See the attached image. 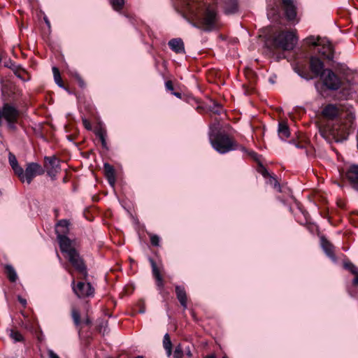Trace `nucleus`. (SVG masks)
I'll return each instance as SVG.
<instances>
[{"label":"nucleus","mask_w":358,"mask_h":358,"mask_svg":"<svg viewBox=\"0 0 358 358\" xmlns=\"http://www.w3.org/2000/svg\"><path fill=\"white\" fill-rule=\"evenodd\" d=\"M204 358H216V357L214 355H208V356L205 357Z\"/></svg>","instance_id":"56"},{"label":"nucleus","mask_w":358,"mask_h":358,"mask_svg":"<svg viewBox=\"0 0 358 358\" xmlns=\"http://www.w3.org/2000/svg\"><path fill=\"white\" fill-rule=\"evenodd\" d=\"M68 226H69V222L67 220H60L57 223V224L56 226V229H55L57 236L59 234H65L69 230Z\"/></svg>","instance_id":"25"},{"label":"nucleus","mask_w":358,"mask_h":358,"mask_svg":"<svg viewBox=\"0 0 358 358\" xmlns=\"http://www.w3.org/2000/svg\"><path fill=\"white\" fill-rule=\"evenodd\" d=\"M176 294L178 300L179 301L180 305L182 306L183 309L185 310L187 307V294L185 289V287L180 285L176 286Z\"/></svg>","instance_id":"17"},{"label":"nucleus","mask_w":358,"mask_h":358,"mask_svg":"<svg viewBox=\"0 0 358 358\" xmlns=\"http://www.w3.org/2000/svg\"><path fill=\"white\" fill-rule=\"evenodd\" d=\"M20 113L13 106L9 103H4L2 108H0V126L2 124V119L6 122L17 120Z\"/></svg>","instance_id":"8"},{"label":"nucleus","mask_w":358,"mask_h":358,"mask_svg":"<svg viewBox=\"0 0 358 358\" xmlns=\"http://www.w3.org/2000/svg\"><path fill=\"white\" fill-rule=\"evenodd\" d=\"M275 13H278V8L274 10L273 14H275Z\"/></svg>","instance_id":"59"},{"label":"nucleus","mask_w":358,"mask_h":358,"mask_svg":"<svg viewBox=\"0 0 358 358\" xmlns=\"http://www.w3.org/2000/svg\"><path fill=\"white\" fill-rule=\"evenodd\" d=\"M13 170L14 171L15 173L18 176V178H20V180L24 182V171L23 170V169L19 165H17V166H14V168H12Z\"/></svg>","instance_id":"32"},{"label":"nucleus","mask_w":358,"mask_h":358,"mask_svg":"<svg viewBox=\"0 0 358 358\" xmlns=\"http://www.w3.org/2000/svg\"><path fill=\"white\" fill-rule=\"evenodd\" d=\"M96 135L99 138L103 148H107V143L106 141V132L105 130L100 129L96 131Z\"/></svg>","instance_id":"27"},{"label":"nucleus","mask_w":358,"mask_h":358,"mask_svg":"<svg viewBox=\"0 0 358 358\" xmlns=\"http://www.w3.org/2000/svg\"><path fill=\"white\" fill-rule=\"evenodd\" d=\"M4 66L10 69L13 71H15L17 68L15 64L10 59L4 62Z\"/></svg>","instance_id":"39"},{"label":"nucleus","mask_w":358,"mask_h":358,"mask_svg":"<svg viewBox=\"0 0 358 358\" xmlns=\"http://www.w3.org/2000/svg\"><path fill=\"white\" fill-rule=\"evenodd\" d=\"M168 45L171 50L177 54H182L185 52L184 43L180 38L170 40Z\"/></svg>","instance_id":"16"},{"label":"nucleus","mask_w":358,"mask_h":358,"mask_svg":"<svg viewBox=\"0 0 358 358\" xmlns=\"http://www.w3.org/2000/svg\"><path fill=\"white\" fill-rule=\"evenodd\" d=\"M320 77L324 85L329 90H336L341 87L340 78L331 69H325Z\"/></svg>","instance_id":"6"},{"label":"nucleus","mask_w":358,"mask_h":358,"mask_svg":"<svg viewBox=\"0 0 358 358\" xmlns=\"http://www.w3.org/2000/svg\"><path fill=\"white\" fill-rule=\"evenodd\" d=\"M346 177L352 187L358 191V165H352L346 172Z\"/></svg>","instance_id":"14"},{"label":"nucleus","mask_w":358,"mask_h":358,"mask_svg":"<svg viewBox=\"0 0 358 358\" xmlns=\"http://www.w3.org/2000/svg\"><path fill=\"white\" fill-rule=\"evenodd\" d=\"M163 347L166 351L167 357H171L172 355V343L170 336L166 333L163 338Z\"/></svg>","instance_id":"23"},{"label":"nucleus","mask_w":358,"mask_h":358,"mask_svg":"<svg viewBox=\"0 0 358 358\" xmlns=\"http://www.w3.org/2000/svg\"><path fill=\"white\" fill-rule=\"evenodd\" d=\"M173 94L177 97H180V94L179 92H173Z\"/></svg>","instance_id":"57"},{"label":"nucleus","mask_w":358,"mask_h":358,"mask_svg":"<svg viewBox=\"0 0 358 358\" xmlns=\"http://www.w3.org/2000/svg\"><path fill=\"white\" fill-rule=\"evenodd\" d=\"M321 245L327 255L332 260L336 261V258L334 252V246L324 237L321 238Z\"/></svg>","instance_id":"18"},{"label":"nucleus","mask_w":358,"mask_h":358,"mask_svg":"<svg viewBox=\"0 0 358 358\" xmlns=\"http://www.w3.org/2000/svg\"><path fill=\"white\" fill-rule=\"evenodd\" d=\"M310 69L315 77L321 76L324 69L323 62L317 57L312 56L310 58Z\"/></svg>","instance_id":"12"},{"label":"nucleus","mask_w":358,"mask_h":358,"mask_svg":"<svg viewBox=\"0 0 358 358\" xmlns=\"http://www.w3.org/2000/svg\"><path fill=\"white\" fill-rule=\"evenodd\" d=\"M49 358H60L53 350H49L48 351Z\"/></svg>","instance_id":"45"},{"label":"nucleus","mask_w":358,"mask_h":358,"mask_svg":"<svg viewBox=\"0 0 358 358\" xmlns=\"http://www.w3.org/2000/svg\"><path fill=\"white\" fill-rule=\"evenodd\" d=\"M223 8L225 13L232 14L238 9L237 0H222Z\"/></svg>","instance_id":"20"},{"label":"nucleus","mask_w":358,"mask_h":358,"mask_svg":"<svg viewBox=\"0 0 358 358\" xmlns=\"http://www.w3.org/2000/svg\"><path fill=\"white\" fill-rule=\"evenodd\" d=\"M57 239L59 241L60 250L63 253L66 254L71 250H76L75 248H72L71 241L65 234H59L57 236Z\"/></svg>","instance_id":"15"},{"label":"nucleus","mask_w":358,"mask_h":358,"mask_svg":"<svg viewBox=\"0 0 358 358\" xmlns=\"http://www.w3.org/2000/svg\"><path fill=\"white\" fill-rule=\"evenodd\" d=\"M344 267L345 268L349 270L353 275L357 274L358 273V268L352 262H345Z\"/></svg>","instance_id":"34"},{"label":"nucleus","mask_w":358,"mask_h":358,"mask_svg":"<svg viewBox=\"0 0 358 358\" xmlns=\"http://www.w3.org/2000/svg\"><path fill=\"white\" fill-rule=\"evenodd\" d=\"M66 257L75 269L82 274L85 279L87 277V271L79 253L76 250H71L66 253Z\"/></svg>","instance_id":"5"},{"label":"nucleus","mask_w":358,"mask_h":358,"mask_svg":"<svg viewBox=\"0 0 358 358\" xmlns=\"http://www.w3.org/2000/svg\"><path fill=\"white\" fill-rule=\"evenodd\" d=\"M13 72H14L15 75L17 78H20V79H21V80H22L23 81H26V80H27V79L24 78H23V76L21 75V73L19 72V68H18V67H17V68L15 69V71H13Z\"/></svg>","instance_id":"43"},{"label":"nucleus","mask_w":358,"mask_h":358,"mask_svg":"<svg viewBox=\"0 0 358 358\" xmlns=\"http://www.w3.org/2000/svg\"><path fill=\"white\" fill-rule=\"evenodd\" d=\"M108 322L103 320L99 321V324L97 326V330L101 333L103 335L108 333L107 330Z\"/></svg>","instance_id":"31"},{"label":"nucleus","mask_w":358,"mask_h":358,"mask_svg":"<svg viewBox=\"0 0 358 358\" xmlns=\"http://www.w3.org/2000/svg\"><path fill=\"white\" fill-rule=\"evenodd\" d=\"M357 148H358V142H357Z\"/></svg>","instance_id":"62"},{"label":"nucleus","mask_w":358,"mask_h":358,"mask_svg":"<svg viewBox=\"0 0 358 358\" xmlns=\"http://www.w3.org/2000/svg\"><path fill=\"white\" fill-rule=\"evenodd\" d=\"M18 301L22 306H25L27 305L26 299H23L22 296H18Z\"/></svg>","instance_id":"48"},{"label":"nucleus","mask_w":358,"mask_h":358,"mask_svg":"<svg viewBox=\"0 0 358 358\" xmlns=\"http://www.w3.org/2000/svg\"><path fill=\"white\" fill-rule=\"evenodd\" d=\"M165 86L167 90L172 91L173 90V85L171 80H168L165 83Z\"/></svg>","instance_id":"44"},{"label":"nucleus","mask_w":358,"mask_h":358,"mask_svg":"<svg viewBox=\"0 0 358 358\" xmlns=\"http://www.w3.org/2000/svg\"><path fill=\"white\" fill-rule=\"evenodd\" d=\"M110 3L115 10L120 11L123 8L124 0H110Z\"/></svg>","instance_id":"30"},{"label":"nucleus","mask_w":358,"mask_h":358,"mask_svg":"<svg viewBox=\"0 0 358 358\" xmlns=\"http://www.w3.org/2000/svg\"><path fill=\"white\" fill-rule=\"evenodd\" d=\"M285 10L286 17L289 21H293L296 17V6L292 0H281Z\"/></svg>","instance_id":"13"},{"label":"nucleus","mask_w":358,"mask_h":358,"mask_svg":"<svg viewBox=\"0 0 358 358\" xmlns=\"http://www.w3.org/2000/svg\"><path fill=\"white\" fill-rule=\"evenodd\" d=\"M298 41V38L293 31H280L276 34L272 41L275 48L283 50H293Z\"/></svg>","instance_id":"4"},{"label":"nucleus","mask_w":358,"mask_h":358,"mask_svg":"<svg viewBox=\"0 0 358 358\" xmlns=\"http://www.w3.org/2000/svg\"><path fill=\"white\" fill-rule=\"evenodd\" d=\"M16 122H17V120H12L10 122H7L8 128L10 129H13V130L15 129L16 127H15V124Z\"/></svg>","instance_id":"46"},{"label":"nucleus","mask_w":358,"mask_h":358,"mask_svg":"<svg viewBox=\"0 0 358 358\" xmlns=\"http://www.w3.org/2000/svg\"><path fill=\"white\" fill-rule=\"evenodd\" d=\"M222 358H227V357H223Z\"/></svg>","instance_id":"61"},{"label":"nucleus","mask_w":358,"mask_h":358,"mask_svg":"<svg viewBox=\"0 0 358 358\" xmlns=\"http://www.w3.org/2000/svg\"><path fill=\"white\" fill-rule=\"evenodd\" d=\"M8 161L12 168H14V166H17V165H19L15 156L11 152H9L8 154Z\"/></svg>","instance_id":"36"},{"label":"nucleus","mask_w":358,"mask_h":358,"mask_svg":"<svg viewBox=\"0 0 358 358\" xmlns=\"http://www.w3.org/2000/svg\"><path fill=\"white\" fill-rule=\"evenodd\" d=\"M83 323L87 326L92 324L91 320L87 317L83 320Z\"/></svg>","instance_id":"50"},{"label":"nucleus","mask_w":358,"mask_h":358,"mask_svg":"<svg viewBox=\"0 0 358 358\" xmlns=\"http://www.w3.org/2000/svg\"><path fill=\"white\" fill-rule=\"evenodd\" d=\"M278 133L282 140H285L289 136V129L287 123L285 122H280L278 123Z\"/></svg>","instance_id":"22"},{"label":"nucleus","mask_w":358,"mask_h":358,"mask_svg":"<svg viewBox=\"0 0 358 358\" xmlns=\"http://www.w3.org/2000/svg\"><path fill=\"white\" fill-rule=\"evenodd\" d=\"M1 91H2V93L4 94L5 91H6V85L3 83V80L1 81Z\"/></svg>","instance_id":"51"},{"label":"nucleus","mask_w":358,"mask_h":358,"mask_svg":"<svg viewBox=\"0 0 358 358\" xmlns=\"http://www.w3.org/2000/svg\"><path fill=\"white\" fill-rule=\"evenodd\" d=\"M4 268L8 280L12 282H15L17 279V275L13 266L10 264H6Z\"/></svg>","instance_id":"24"},{"label":"nucleus","mask_w":358,"mask_h":358,"mask_svg":"<svg viewBox=\"0 0 358 358\" xmlns=\"http://www.w3.org/2000/svg\"><path fill=\"white\" fill-rule=\"evenodd\" d=\"M135 358H144L143 356H137Z\"/></svg>","instance_id":"58"},{"label":"nucleus","mask_w":358,"mask_h":358,"mask_svg":"<svg viewBox=\"0 0 358 358\" xmlns=\"http://www.w3.org/2000/svg\"><path fill=\"white\" fill-rule=\"evenodd\" d=\"M75 283V280H73L72 289L78 298H85L94 295V289L90 282H78L76 285Z\"/></svg>","instance_id":"7"},{"label":"nucleus","mask_w":358,"mask_h":358,"mask_svg":"<svg viewBox=\"0 0 358 358\" xmlns=\"http://www.w3.org/2000/svg\"><path fill=\"white\" fill-rule=\"evenodd\" d=\"M305 41L306 42L307 44L308 45H313V46H317L320 43V41L319 39H316L314 36H310L309 37H307L306 39H305Z\"/></svg>","instance_id":"35"},{"label":"nucleus","mask_w":358,"mask_h":358,"mask_svg":"<svg viewBox=\"0 0 358 358\" xmlns=\"http://www.w3.org/2000/svg\"><path fill=\"white\" fill-rule=\"evenodd\" d=\"M352 284L355 286H357L358 285V273L357 274H355V278H354V279L352 280Z\"/></svg>","instance_id":"49"},{"label":"nucleus","mask_w":358,"mask_h":358,"mask_svg":"<svg viewBox=\"0 0 358 358\" xmlns=\"http://www.w3.org/2000/svg\"><path fill=\"white\" fill-rule=\"evenodd\" d=\"M317 52L324 58L331 60L334 58V48L332 45L328 41H320L317 45Z\"/></svg>","instance_id":"11"},{"label":"nucleus","mask_w":358,"mask_h":358,"mask_svg":"<svg viewBox=\"0 0 358 358\" xmlns=\"http://www.w3.org/2000/svg\"><path fill=\"white\" fill-rule=\"evenodd\" d=\"M210 143L213 149L220 154H226L231 151L240 150L243 152L247 149L224 131L217 129L215 126L210 127L208 134Z\"/></svg>","instance_id":"3"},{"label":"nucleus","mask_w":358,"mask_h":358,"mask_svg":"<svg viewBox=\"0 0 358 358\" xmlns=\"http://www.w3.org/2000/svg\"><path fill=\"white\" fill-rule=\"evenodd\" d=\"M151 244L154 246H158L159 243V237L157 235L152 234L150 236Z\"/></svg>","instance_id":"38"},{"label":"nucleus","mask_w":358,"mask_h":358,"mask_svg":"<svg viewBox=\"0 0 358 358\" xmlns=\"http://www.w3.org/2000/svg\"><path fill=\"white\" fill-rule=\"evenodd\" d=\"M71 316H72V319H73L74 324L76 327H78L81 323L80 312L77 309L73 308L71 310Z\"/></svg>","instance_id":"28"},{"label":"nucleus","mask_w":358,"mask_h":358,"mask_svg":"<svg viewBox=\"0 0 358 358\" xmlns=\"http://www.w3.org/2000/svg\"><path fill=\"white\" fill-rule=\"evenodd\" d=\"M10 336L15 341L20 342L23 340L22 335L17 331L10 330Z\"/></svg>","instance_id":"33"},{"label":"nucleus","mask_w":358,"mask_h":358,"mask_svg":"<svg viewBox=\"0 0 358 358\" xmlns=\"http://www.w3.org/2000/svg\"><path fill=\"white\" fill-rule=\"evenodd\" d=\"M182 8L196 22H191L194 27L205 31H211L218 26V15L215 7L203 0H179Z\"/></svg>","instance_id":"1"},{"label":"nucleus","mask_w":358,"mask_h":358,"mask_svg":"<svg viewBox=\"0 0 358 358\" xmlns=\"http://www.w3.org/2000/svg\"><path fill=\"white\" fill-rule=\"evenodd\" d=\"M103 169L108 182L110 185H114L115 182V176L113 166L108 163H105L103 165Z\"/></svg>","instance_id":"21"},{"label":"nucleus","mask_w":358,"mask_h":358,"mask_svg":"<svg viewBox=\"0 0 358 358\" xmlns=\"http://www.w3.org/2000/svg\"><path fill=\"white\" fill-rule=\"evenodd\" d=\"M295 145L298 148H301V149L303 148V145H300L299 143H296Z\"/></svg>","instance_id":"55"},{"label":"nucleus","mask_w":358,"mask_h":358,"mask_svg":"<svg viewBox=\"0 0 358 358\" xmlns=\"http://www.w3.org/2000/svg\"><path fill=\"white\" fill-rule=\"evenodd\" d=\"M259 171L261 172V173L262 174V176L264 178H268V177L271 176L269 173H268V171H267V169L264 166H260Z\"/></svg>","instance_id":"41"},{"label":"nucleus","mask_w":358,"mask_h":358,"mask_svg":"<svg viewBox=\"0 0 358 358\" xmlns=\"http://www.w3.org/2000/svg\"><path fill=\"white\" fill-rule=\"evenodd\" d=\"M83 123H84V124H85V127H86V128H87L88 129H90V125H89V123L87 122V121L86 120H83Z\"/></svg>","instance_id":"52"},{"label":"nucleus","mask_w":358,"mask_h":358,"mask_svg":"<svg viewBox=\"0 0 358 358\" xmlns=\"http://www.w3.org/2000/svg\"><path fill=\"white\" fill-rule=\"evenodd\" d=\"M216 113H220V110L218 109H217L215 111Z\"/></svg>","instance_id":"60"},{"label":"nucleus","mask_w":358,"mask_h":358,"mask_svg":"<svg viewBox=\"0 0 358 358\" xmlns=\"http://www.w3.org/2000/svg\"><path fill=\"white\" fill-rule=\"evenodd\" d=\"M150 263L152 269V273L157 281V287L159 290L162 291L164 288V280L160 275L159 271L158 270L157 265L154 260L150 259Z\"/></svg>","instance_id":"19"},{"label":"nucleus","mask_w":358,"mask_h":358,"mask_svg":"<svg viewBox=\"0 0 358 358\" xmlns=\"http://www.w3.org/2000/svg\"><path fill=\"white\" fill-rule=\"evenodd\" d=\"M322 115L329 120H336L338 124L329 129L331 134H348L352 128L355 115L351 111L340 113L339 109L333 104H328L322 110Z\"/></svg>","instance_id":"2"},{"label":"nucleus","mask_w":358,"mask_h":358,"mask_svg":"<svg viewBox=\"0 0 358 358\" xmlns=\"http://www.w3.org/2000/svg\"><path fill=\"white\" fill-rule=\"evenodd\" d=\"M249 155L254 158H256V157L257 156V153L255 152H249Z\"/></svg>","instance_id":"53"},{"label":"nucleus","mask_w":358,"mask_h":358,"mask_svg":"<svg viewBox=\"0 0 358 358\" xmlns=\"http://www.w3.org/2000/svg\"><path fill=\"white\" fill-rule=\"evenodd\" d=\"M45 22L48 27H50V23L47 17H44Z\"/></svg>","instance_id":"54"},{"label":"nucleus","mask_w":358,"mask_h":358,"mask_svg":"<svg viewBox=\"0 0 358 358\" xmlns=\"http://www.w3.org/2000/svg\"><path fill=\"white\" fill-rule=\"evenodd\" d=\"M44 171L40 164L34 162L29 163L24 171V182L30 184L36 176L42 175Z\"/></svg>","instance_id":"9"},{"label":"nucleus","mask_w":358,"mask_h":358,"mask_svg":"<svg viewBox=\"0 0 358 358\" xmlns=\"http://www.w3.org/2000/svg\"><path fill=\"white\" fill-rule=\"evenodd\" d=\"M52 73L54 76V80L56 84L59 87L64 88V85L63 84L59 69L55 66L52 67Z\"/></svg>","instance_id":"26"},{"label":"nucleus","mask_w":358,"mask_h":358,"mask_svg":"<svg viewBox=\"0 0 358 358\" xmlns=\"http://www.w3.org/2000/svg\"><path fill=\"white\" fill-rule=\"evenodd\" d=\"M184 355H185L187 357H191L192 356V353L191 352V349L189 346H187L185 349V352H184Z\"/></svg>","instance_id":"47"},{"label":"nucleus","mask_w":358,"mask_h":358,"mask_svg":"<svg viewBox=\"0 0 358 358\" xmlns=\"http://www.w3.org/2000/svg\"><path fill=\"white\" fill-rule=\"evenodd\" d=\"M73 75L75 77V78L77 80V81L78 82L79 85L81 87H83L85 86V83H84L83 80L82 79V78L80 77V76L77 72H75Z\"/></svg>","instance_id":"40"},{"label":"nucleus","mask_w":358,"mask_h":358,"mask_svg":"<svg viewBox=\"0 0 358 358\" xmlns=\"http://www.w3.org/2000/svg\"><path fill=\"white\" fill-rule=\"evenodd\" d=\"M268 182L270 183L271 185H273L274 188L277 189L279 192H280V184L278 183L276 178L271 176L269 177Z\"/></svg>","instance_id":"37"},{"label":"nucleus","mask_w":358,"mask_h":358,"mask_svg":"<svg viewBox=\"0 0 358 358\" xmlns=\"http://www.w3.org/2000/svg\"><path fill=\"white\" fill-rule=\"evenodd\" d=\"M44 166L50 176H55L60 170L59 161L55 156L45 157Z\"/></svg>","instance_id":"10"},{"label":"nucleus","mask_w":358,"mask_h":358,"mask_svg":"<svg viewBox=\"0 0 358 358\" xmlns=\"http://www.w3.org/2000/svg\"><path fill=\"white\" fill-rule=\"evenodd\" d=\"M173 358H183L184 350L181 344H178L176 346L174 351L172 352Z\"/></svg>","instance_id":"29"},{"label":"nucleus","mask_w":358,"mask_h":358,"mask_svg":"<svg viewBox=\"0 0 358 358\" xmlns=\"http://www.w3.org/2000/svg\"><path fill=\"white\" fill-rule=\"evenodd\" d=\"M297 73L301 77V78H303L306 80H310L312 79L313 78L311 76H309L308 73H303L302 71H296Z\"/></svg>","instance_id":"42"}]
</instances>
